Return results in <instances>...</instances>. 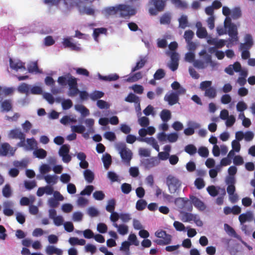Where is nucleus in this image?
Returning <instances> with one entry per match:
<instances>
[{
    "instance_id": "17",
    "label": "nucleus",
    "mask_w": 255,
    "mask_h": 255,
    "mask_svg": "<svg viewBox=\"0 0 255 255\" xmlns=\"http://www.w3.org/2000/svg\"><path fill=\"white\" fill-rule=\"evenodd\" d=\"M4 209H3V214L7 216H12L14 212L12 209H10L9 207H11L12 205V203L11 201H5L3 204Z\"/></svg>"
},
{
    "instance_id": "37",
    "label": "nucleus",
    "mask_w": 255,
    "mask_h": 255,
    "mask_svg": "<svg viewBox=\"0 0 255 255\" xmlns=\"http://www.w3.org/2000/svg\"><path fill=\"white\" fill-rule=\"evenodd\" d=\"M253 216L251 213L247 214H242L239 217V220L241 223L243 224L247 221H251L252 219Z\"/></svg>"
},
{
    "instance_id": "54",
    "label": "nucleus",
    "mask_w": 255,
    "mask_h": 255,
    "mask_svg": "<svg viewBox=\"0 0 255 255\" xmlns=\"http://www.w3.org/2000/svg\"><path fill=\"white\" fill-rule=\"evenodd\" d=\"M71 128L73 131L78 133H83L86 130L82 125L72 126Z\"/></svg>"
},
{
    "instance_id": "2",
    "label": "nucleus",
    "mask_w": 255,
    "mask_h": 255,
    "mask_svg": "<svg viewBox=\"0 0 255 255\" xmlns=\"http://www.w3.org/2000/svg\"><path fill=\"white\" fill-rule=\"evenodd\" d=\"M168 0H149L147 6L149 14L156 15L159 12L163 11Z\"/></svg>"
},
{
    "instance_id": "14",
    "label": "nucleus",
    "mask_w": 255,
    "mask_h": 255,
    "mask_svg": "<svg viewBox=\"0 0 255 255\" xmlns=\"http://www.w3.org/2000/svg\"><path fill=\"white\" fill-rule=\"evenodd\" d=\"M192 203L198 209L203 211L205 209V206L204 203L201 201L199 198L194 196H192L190 197Z\"/></svg>"
},
{
    "instance_id": "5",
    "label": "nucleus",
    "mask_w": 255,
    "mask_h": 255,
    "mask_svg": "<svg viewBox=\"0 0 255 255\" xmlns=\"http://www.w3.org/2000/svg\"><path fill=\"white\" fill-rule=\"evenodd\" d=\"M155 236L159 239L154 241L155 243L160 246L167 245L170 244L172 236L166 233L165 231L160 230L155 232Z\"/></svg>"
},
{
    "instance_id": "39",
    "label": "nucleus",
    "mask_w": 255,
    "mask_h": 255,
    "mask_svg": "<svg viewBox=\"0 0 255 255\" xmlns=\"http://www.w3.org/2000/svg\"><path fill=\"white\" fill-rule=\"evenodd\" d=\"M104 95V93L103 92L95 91L90 94V97L93 101H96L103 97Z\"/></svg>"
},
{
    "instance_id": "41",
    "label": "nucleus",
    "mask_w": 255,
    "mask_h": 255,
    "mask_svg": "<svg viewBox=\"0 0 255 255\" xmlns=\"http://www.w3.org/2000/svg\"><path fill=\"white\" fill-rule=\"evenodd\" d=\"M142 75L140 72H137L129 77L127 81L129 82H134L141 79Z\"/></svg>"
},
{
    "instance_id": "55",
    "label": "nucleus",
    "mask_w": 255,
    "mask_h": 255,
    "mask_svg": "<svg viewBox=\"0 0 255 255\" xmlns=\"http://www.w3.org/2000/svg\"><path fill=\"white\" fill-rule=\"evenodd\" d=\"M198 154L202 157H207L209 155L208 148L204 146H201L198 150Z\"/></svg>"
},
{
    "instance_id": "30",
    "label": "nucleus",
    "mask_w": 255,
    "mask_h": 255,
    "mask_svg": "<svg viewBox=\"0 0 255 255\" xmlns=\"http://www.w3.org/2000/svg\"><path fill=\"white\" fill-rule=\"evenodd\" d=\"M179 21V27L185 29L188 26V21L187 15H182L178 19Z\"/></svg>"
},
{
    "instance_id": "6",
    "label": "nucleus",
    "mask_w": 255,
    "mask_h": 255,
    "mask_svg": "<svg viewBox=\"0 0 255 255\" xmlns=\"http://www.w3.org/2000/svg\"><path fill=\"white\" fill-rule=\"evenodd\" d=\"M183 95V90L180 91H172L165 95L164 100L167 102L169 105L173 106L177 103L179 100V96Z\"/></svg>"
},
{
    "instance_id": "16",
    "label": "nucleus",
    "mask_w": 255,
    "mask_h": 255,
    "mask_svg": "<svg viewBox=\"0 0 255 255\" xmlns=\"http://www.w3.org/2000/svg\"><path fill=\"white\" fill-rule=\"evenodd\" d=\"M45 252L47 255H62L63 251L53 246H48L46 247Z\"/></svg>"
},
{
    "instance_id": "57",
    "label": "nucleus",
    "mask_w": 255,
    "mask_h": 255,
    "mask_svg": "<svg viewBox=\"0 0 255 255\" xmlns=\"http://www.w3.org/2000/svg\"><path fill=\"white\" fill-rule=\"evenodd\" d=\"M207 190L208 193L212 197L216 196L219 193L218 191L214 185L208 186L207 188Z\"/></svg>"
},
{
    "instance_id": "45",
    "label": "nucleus",
    "mask_w": 255,
    "mask_h": 255,
    "mask_svg": "<svg viewBox=\"0 0 255 255\" xmlns=\"http://www.w3.org/2000/svg\"><path fill=\"white\" fill-rule=\"evenodd\" d=\"M44 179L48 184H54L57 182V177L56 175H47L44 176Z\"/></svg>"
},
{
    "instance_id": "25",
    "label": "nucleus",
    "mask_w": 255,
    "mask_h": 255,
    "mask_svg": "<svg viewBox=\"0 0 255 255\" xmlns=\"http://www.w3.org/2000/svg\"><path fill=\"white\" fill-rule=\"evenodd\" d=\"M171 17L169 13L166 12L160 18V23L161 24H169L171 22Z\"/></svg>"
},
{
    "instance_id": "20",
    "label": "nucleus",
    "mask_w": 255,
    "mask_h": 255,
    "mask_svg": "<svg viewBox=\"0 0 255 255\" xmlns=\"http://www.w3.org/2000/svg\"><path fill=\"white\" fill-rule=\"evenodd\" d=\"M69 242L72 246L77 245L84 246L86 244V241L84 239H79L78 238L76 237L70 238L69 239Z\"/></svg>"
},
{
    "instance_id": "47",
    "label": "nucleus",
    "mask_w": 255,
    "mask_h": 255,
    "mask_svg": "<svg viewBox=\"0 0 255 255\" xmlns=\"http://www.w3.org/2000/svg\"><path fill=\"white\" fill-rule=\"evenodd\" d=\"M171 2L173 4H174L176 7L182 8H187V4L181 0H171Z\"/></svg>"
},
{
    "instance_id": "61",
    "label": "nucleus",
    "mask_w": 255,
    "mask_h": 255,
    "mask_svg": "<svg viewBox=\"0 0 255 255\" xmlns=\"http://www.w3.org/2000/svg\"><path fill=\"white\" fill-rule=\"evenodd\" d=\"M72 102L70 99L65 100L62 103V108L64 110L69 109L72 107Z\"/></svg>"
},
{
    "instance_id": "12",
    "label": "nucleus",
    "mask_w": 255,
    "mask_h": 255,
    "mask_svg": "<svg viewBox=\"0 0 255 255\" xmlns=\"http://www.w3.org/2000/svg\"><path fill=\"white\" fill-rule=\"evenodd\" d=\"M137 140L141 142H145L151 145L152 147L157 151H159V146L157 143V142L152 137H145V138H138Z\"/></svg>"
},
{
    "instance_id": "9",
    "label": "nucleus",
    "mask_w": 255,
    "mask_h": 255,
    "mask_svg": "<svg viewBox=\"0 0 255 255\" xmlns=\"http://www.w3.org/2000/svg\"><path fill=\"white\" fill-rule=\"evenodd\" d=\"M15 151L8 143L4 142L0 145V156H6L8 153L10 155H13Z\"/></svg>"
},
{
    "instance_id": "19",
    "label": "nucleus",
    "mask_w": 255,
    "mask_h": 255,
    "mask_svg": "<svg viewBox=\"0 0 255 255\" xmlns=\"http://www.w3.org/2000/svg\"><path fill=\"white\" fill-rule=\"evenodd\" d=\"M160 117L164 123L167 122L171 118V112L168 110L164 109L160 112Z\"/></svg>"
},
{
    "instance_id": "13",
    "label": "nucleus",
    "mask_w": 255,
    "mask_h": 255,
    "mask_svg": "<svg viewBox=\"0 0 255 255\" xmlns=\"http://www.w3.org/2000/svg\"><path fill=\"white\" fill-rule=\"evenodd\" d=\"M25 134L19 128H14L9 131L8 137L11 139L22 138Z\"/></svg>"
},
{
    "instance_id": "7",
    "label": "nucleus",
    "mask_w": 255,
    "mask_h": 255,
    "mask_svg": "<svg viewBox=\"0 0 255 255\" xmlns=\"http://www.w3.org/2000/svg\"><path fill=\"white\" fill-rule=\"evenodd\" d=\"M118 9H119V12H120V16L122 17L133 15L136 13L134 8H131L129 5L125 4L119 5L118 6Z\"/></svg>"
},
{
    "instance_id": "50",
    "label": "nucleus",
    "mask_w": 255,
    "mask_h": 255,
    "mask_svg": "<svg viewBox=\"0 0 255 255\" xmlns=\"http://www.w3.org/2000/svg\"><path fill=\"white\" fill-rule=\"evenodd\" d=\"M194 35V32L191 30H188L185 31L184 38L186 42H190L192 41Z\"/></svg>"
},
{
    "instance_id": "49",
    "label": "nucleus",
    "mask_w": 255,
    "mask_h": 255,
    "mask_svg": "<svg viewBox=\"0 0 255 255\" xmlns=\"http://www.w3.org/2000/svg\"><path fill=\"white\" fill-rule=\"evenodd\" d=\"M171 87L173 90H175V91H180L182 89L183 90V95L186 93V90L181 86L179 83L177 81L173 82L171 85Z\"/></svg>"
},
{
    "instance_id": "4",
    "label": "nucleus",
    "mask_w": 255,
    "mask_h": 255,
    "mask_svg": "<svg viewBox=\"0 0 255 255\" xmlns=\"http://www.w3.org/2000/svg\"><path fill=\"white\" fill-rule=\"evenodd\" d=\"M166 184L170 193L177 196L181 186L180 181L176 177L169 175L166 178Z\"/></svg>"
},
{
    "instance_id": "26",
    "label": "nucleus",
    "mask_w": 255,
    "mask_h": 255,
    "mask_svg": "<svg viewBox=\"0 0 255 255\" xmlns=\"http://www.w3.org/2000/svg\"><path fill=\"white\" fill-rule=\"evenodd\" d=\"M63 44L65 48H70L72 50H77L79 48L76 45L72 43L70 39L69 38H66L63 39Z\"/></svg>"
},
{
    "instance_id": "33",
    "label": "nucleus",
    "mask_w": 255,
    "mask_h": 255,
    "mask_svg": "<svg viewBox=\"0 0 255 255\" xmlns=\"http://www.w3.org/2000/svg\"><path fill=\"white\" fill-rule=\"evenodd\" d=\"M34 155L40 159H43L47 155V152L42 148L37 149L33 151Z\"/></svg>"
},
{
    "instance_id": "52",
    "label": "nucleus",
    "mask_w": 255,
    "mask_h": 255,
    "mask_svg": "<svg viewBox=\"0 0 255 255\" xmlns=\"http://www.w3.org/2000/svg\"><path fill=\"white\" fill-rule=\"evenodd\" d=\"M115 201L114 199H111L108 202V204L106 206V210L110 213L114 212L115 208Z\"/></svg>"
},
{
    "instance_id": "3",
    "label": "nucleus",
    "mask_w": 255,
    "mask_h": 255,
    "mask_svg": "<svg viewBox=\"0 0 255 255\" xmlns=\"http://www.w3.org/2000/svg\"><path fill=\"white\" fill-rule=\"evenodd\" d=\"M117 149L119 151L123 161L129 165L130 161L132 158L131 151L127 147L124 143H119L117 145Z\"/></svg>"
},
{
    "instance_id": "15",
    "label": "nucleus",
    "mask_w": 255,
    "mask_h": 255,
    "mask_svg": "<svg viewBox=\"0 0 255 255\" xmlns=\"http://www.w3.org/2000/svg\"><path fill=\"white\" fill-rule=\"evenodd\" d=\"M1 109L2 112H8L12 109V101L11 99H6L1 102Z\"/></svg>"
},
{
    "instance_id": "43",
    "label": "nucleus",
    "mask_w": 255,
    "mask_h": 255,
    "mask_svg": "<svg viewBox=\"0 0 255 255\" xmlns=\"http://www.w3.org/2000/svg\"><path fill=\"white\" fill-rule=\"evenodd\" d=\"M147 205L146 202L143 199L138 200L136 203V208L138 211H142Z\"/></svg>"
},
{
    "instance_id": "1",
    "label": "nucleus",
    "mask_w": 255,
    "mask_h": 255,
    "mask_svg": "<svg viewBox=\"0 0 255 255\" xmlns=\"http://www.w3.org/2000/svg\"><path fill=\"white\" fill-rule=\"evenodd\" d=\"M57 82L62 86H65L67 84H68L69 86V96L74 97L79 92L77 78L71 76L70 74H68L65 76L59 77Z\"/></svg>"
},
{
    "instance_id": "8",
    "label": "nucleus",
    "mask_w": 255,
    "mask_h": 255,
    "mask_svg": "<svg viewBox=\"0 0 255 255\" xmlns=\"http://www.w3.org/2000/svg\"><path fill=\"white\" fill-rule=\"evenodd\" d=\"M142 165L146 169H150L159 163V161L156 157H152L149 158L144 159L141 161Z\"/></svg>"
},
{
    "instance_id": "32",
    "label": "nucleus",
    "mask_w": 255,
    "mask_h": 255,
    "mask_svg": "<svg viewBox=\"0 0 255 255\" xmlns=\"http://www.w3.org/2000/svg\"><path fill=\"white\" fill-rule=\"evenodd\" d=\"M14 89L12 87L2 88L0 86V100L2 99V95L3 94L5 96L11 95L13 93Z\"/></svg>"
},
{
    "instance_id": "28",
    "label": "nucleus",
    "mask_w": 255,
    "mask_h": 255,
    "mask_svg": "<svg viewBox=\"0 0 255 255\" xmlns=\"http://www.w3.org/2000/svg\"><path fill=\"white\" fill-rule=\"evenodd\" d=\"M114 226L118 229V232L122 235H125L128 233V227L127 225L123 224L118 225L114 223Z\"/></svg>"
},
{
    "instance_id": "36",
    "label": "nucleus",
    "mask_w": 255,
    "mask_h": 255,
    "mask_svg": "<svg viewBox=\"0 0 255 255\" xmlns=\"http://www.w3.org/2000/svg\"><path fill=\"white\" fill-rule=\"evenodd\" d=\"M196 34L199 38H204L207 36L208 33L205 27L201 26L198 28Z\"/></svg>"
},
{
    "instance_id": "53",
    "label": "nucleus",
    "mask_w": 255,
    "mask_h": 255,
    "mask_svg": "<svg viewBox=\"0 0 255 255\" xmlns=\"http://www.w3.org/2000/svg\"><path fill=\"white\" fill-rule=\"evenodd\" d=\"M194 184L198 189H201L205 187V184L201 178H197L194 182Z\"/></svg>"
},
{
    "instance_id": "46",
    "label": "nucleus",
    "mask_w": 255,
    "mask_h": 255,
    "mask_svg": "<svg viewBox=\"0 0 255 255\" xmlns=\"http://www.w3.org/2000/svg\"><path fill=\"white\" fill-rule=\"evenodd\" d=\"M70 146L68 144H63L59 149V154L60 156L69 153Z\"/></svg>"
},
{
    "instance_id": "60",
    "label": "nucleus",
    "mask_w": 255,
    "mask_h": 255,
    "mask_svg": "<svg viewBox=\"0 0 255 255\" xmlns=\"http://www.w3.org/2000/svg\"><path fill=\"white\" fill-rule=\"evenodd\" d=\"M121 189L124 194H128L131 191V186L130 184L125 183L122 185Z\"/></svg>"
},
{
    "instance_id": "27",
    "label": "nucleus",
    "mask_w": 255,
    "mask_h": 255,
    "mask_svg": "<svg viewBox=\"0 0 255 255\" xmlns=\"http://www.w3.org/2000/svg\"><path fill=\"white\" fill-rule=\"evenodd\" d=\"M102 161L105 167L108 169L112 163V157L109 153H105L103 155Z\"/></svg>"
},
{
    "instance_id": "11",
    "label": "nucleus",
    "mask_w": 255,
    "mask_h": 255,
    "mask_svg": "<svg viewBox=\"0 0 255 255\" xmlns=\"http://www.w3.org/2000/svg\"><path fill=\"white\" fill-rule=\"evenodd\" d=\"M9 66L11 69L18 71V69L25 70L26 68L24 63H23L19 60H13L12 58H9Z\"/></svg>"
},
{
    "instance_id": "62",
    "label": "nucleus",
    "mask_w": 255,
    "mask_h": 255,
    "mask_svg": "<svg viewBox=\"0 0 255 255\" xmlns=\"http://www.w3.org/2000/svg\"><path fill=\"white\" fill-rule=\"evenodd\" d=\"M93 197L97 200H102L105 195L102 191H96L93 194Z\"/></svg>"
},
{
    "instance_id": "31",
    "label": "nucleus",
    "mask_w": 255,
    "mask_h": 255,
    "mask_svg": "<svg viewBox=\"0 0 255 255\" xmlns=\"http://www.w3.org/2000/svg\"><path fill=\"white\" fill-rule=\"evenodd\" d=\"M84 175L85 180L88 183H92L94 179V173L89 169H86L84 172Z\"/></svg>"
},
{
    "instance_id": "64",
    "label": "nucleus",
    "mask_w": 255,
    "mask_h": 255,
    "mask_svg": "<svg viewBox=\"0 0 255 255\" xmlns=\"http://www.w3.org/2000/svg\"><path fill=\"white\" fill-rule=\"evenodd\" d=\"M128 240L129 241L130 245L132 244L136 246L139 245V242L137 240L136 236L134 234H130L128 236Z\"/></svg>"
},
{
    "instance_id": "38",
    "label": "nucleus",
    "mask_w": 255,
    "mask_h": 255,
    "mask_svg": "<svg viewBox=\"0 0 255 255\" xmlns=\"http://www.w3.org/2000/svg\"><path fill=\"white\" fill-rule=\"evenodd\" d=\"M146 63V60L145 58H141L139 61H138L136 65L133 67L131 69V72H134L135 71L142 68L145 63Z\"/></svg>"
},
{
    "instance_id": "29",
    "label": "nucleus",
    "mask_w": 255,
    "mask_h": 255,
    "mask_svg": "<svg viewBox=\"0 0 255 255\" xmlns=\"http://www.w3.org/2000/svg\"><path fill=\"white\" fill-rule=\"evenodd\" d=\"M75 109L80 112L83 117H86L90 114L89 110L83 105H76Z\"/></svg>"
},
{
    "instance_id": "48",
    "label": "nucleus",
    "mask_w": 255,
    "mask_h": 255,
    "mask_svg": "<svg viewBox=\"0 0 255 255\" xmlns=\"http://www.w3.org/2000/svg\"><path fill=\"white\" fill-rule=\"evenodd\" d=\"M165 76V73L162 69H158L154 74V78L155 80H160L164 78Z\"/></svg>"
},
{
    "instance_id": "58",
    "label": "nucleus",
    "mask_w": 255,
    "mask_h": 255,
    "mask_svg": "<svg viewBox=\"0 0 255 255\" xmlns=\"http://www.w3.org/2000/svg\"><path fill=\"white\" fill-rule=\"evenodd\" d=\"M139 124L142 127H147L149 124V119L146 117H142L138 120Z\"/></svg>"
},
{
    "instance_id": "23",
    "label": "nucleus",
    "mask_w": 255,
    "mask_h": 255,
    "mask_svg": "<svg viewBox=\"0 0 255 255\" xmlns=\"http://www.w3.org/2000/svg\"><path fill=\"white\" fill-rule=\"evenodd\" d=\"M2 195L5 198H9L12 194V189L9 184H6L2 190Z\"/></svg>"
},
{
    "instance_id": "34",
    "label": "nucleus",
    "mask_w": 255,
    "mask_h": 255,
    "mask_svg": "<svg viewBox=\"0 0 255 255\" xmlns=\"http://www.w3.org/2000/svg\"><path fill=\"white\" fill-rule=\"evenodd\" d=\"M185 151L190 155L195 154L197 152V148L192 144H188L185 147Z\"/></svg>"
},
{
    "instance_id": "22",
    "label": "nucleus",
    "mask_w": 255,
    "mask_h": 255,
    "mask_svg": "<svg viewBox=\"0 0 255 255\" xmlns=\"http://www.w3.org/2000/svg\"><path fill=\"white\" fill-rule=\"evenodd\" d=\"M204 96L209 99H214L217 96V91L216 89L213 87L208 88L204 93Z\"/></svg>"
},
{
    "instance_id": "10",
    "label": "nucleus",
    "mask_w": 255,
    "mask_h": 255,
    "mask_svg": "<svg viewBox=\"0 0 255 255\" xmlns=\"http://www.w3.org/2000/svg\"><path fill=\"white\" fill-rule=\"evenodd\" d=\"M227 29L228 33L229 36L231 38V41L232 42H237L238 41V29L237 26L235 24L234 25H232L230 27L226 28Z\"/></svg>"
},
{
    "instance_id": "24",
    "label": "nucleus",
    "mask_w": 255,
    "mask_h": 255,
    "mask_svg": "<svg viewBox=\"0 0 255 255\" xmlns=\"http://www.w3.org/2000/svg\"><path fill=\"white\" fill-rule=\"evenodd\" d=\"M107 29L104 27L95 28L93 32V37L96 41H98V37L101 34H106Z\"/></svg>"
},
{
    "instance_id": "18",
    "label": "nucleus",
    "mask_w": 255,
    "mask_h": 255,
    "mask_svg": "<svg viewBox=\"0 0 255 255\" xmlns=\"http://www.w3.org/2000/svg\"><path fill=\"white\" fill-rule=\"evenodd\" d=\"M210 44L214 45L217 48H221L225 45V41L223 39L218 40L216 38H213L208 40Z\"/></svg>"
},
{
    "instance_id": "63",
    "label": "nucleus",
    "mask_w": 255,
    "mask_h": 255,
    "mask_svg": "<svg viewBox=\"0 0 255 255\" xmlns=\"http://www.w3.org/2000/svg\"><path fill=\"white\" fill-rule=\"evenodd\" d=\"M105 138L110 141H114L116 139V136L114 132L112 131L106 132L104 135Z\"/></svg>"
},
{
    "instance_id": "42",
    "label": "nucleus",
    "mask_w": 255,
    "mask_h": 255,
    "mask_svg": "<svg viewBox=\"0 0 255 255\" xmlns=\"http://www.w3.org/2000/svg\"><path fill=\"white\" fill-rule=\"evenodd\" d=\"M94 189V187L93 185H87L85 187V189L80 192V195L82 196H90Z\"/></svg>"
},
{
    "instance_id": "40",
    "label": "nucleus",
    "mask_w": 255,
    "mask_h": 255,
    "mask_svg": "<svg viewBox=\"0 0 255 255\" xmlns=\"http://www.w3.org/2000/svg\"><path fill=\"white\" fill-rule=\"evenodd\" d=\"M28 71L29 73H39L40 72L37 63L36 62H33L31 63L28 66Z\"/></svg>"
},
{
    "instance_id": "51",
    "label": "nucleus",
    "mask_w": 255,
    "mask_h": 255,
    "mask_svg": "<svg viewBox=\"0 0 255 255\" xmlns=\"http://www.w3.org/2000/svg\"><path fill=\"white\" fill-rule=\"evenodd\" d=\"M138 154L141 157H149L150 156V150L147 148H139Z\"/></svg>"
},
{
    "instance_id": "56",
    "label": "nucleus",
    "mask_w": 255,
    "mask_h": 255,
    "mask_svg": "<svg viewBox=\"0 0 255 255\" xmlns=\"http://www.w3.org/2000/svg\"><path fill=\"white\" fill-rule=\"evenodd\" d=\"M212 85V82L211 81H205L202 82L200 84V89L202 91H205L208 88H210Z\"/></svg>"
},
{
    "instance_id": "44",
    "label": "nucleus",
    "mask_w": 255,
    "mask_h": 255,
    "mask_svg": "<svg viewBox=\"0 0 255 255\" xmlns=\"http://www.w3.org/2000/svg\"><path fill=\"white\" fill-rule=\"evenodd\" d=\"M26 149L28 150H33L34 147L36 146V142L35 140L32 138H27L26 139Z\"/></svg>"
},
{
    "instance_id": "59",
    "label": "nucleus",
    "mask_w": 255,
    "mask_h": 255,
    "mask_svg": "<svg viewBox=\"0 0 255 255\" xmlns=\"http://www.w3.org/2000/svg\"><path fill=\"white\" fill-rule=\"evenodd\" d=\"M242 12L240 7H235L233 9L232 17L233 19H238L241 16Z\"/></svg>"
},
{
    "instance_id": "35",
    "label": "nucleus",
    "mask_w": 255,
    "mask_h": 255,
    "mask_svg": "<svg viewBox=\"0 0 255 255\" xmlns=\"http://www.w3.org/2000/svg\"><path fill=\"white\" fill-rule=\"evenodd\" d=\"M125 100L129 103H138L139 102V98L132 93H129L125 98Z\"/></svg>"
},
{
    "instance_id": "21",
    "label": "nucleus",
    "mask_w": 255,
    "mask_h": 255,
    "mask_svg": "<svg viewBox=\"0 0 255 255\" xmlns=\"http://www.w3.org/2000/svg\"><path fill=\"white\" fill-rule=\"evenodd\" d=\"M30 87L25 83H22L17 87V91L21 94H25L27 95L30 91Z\"/></svg>"
}]
</instances>
